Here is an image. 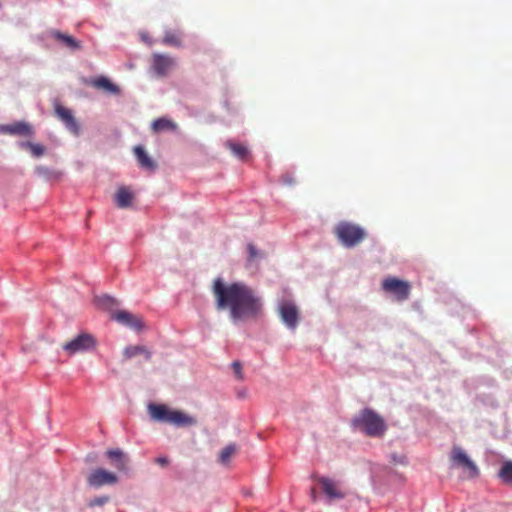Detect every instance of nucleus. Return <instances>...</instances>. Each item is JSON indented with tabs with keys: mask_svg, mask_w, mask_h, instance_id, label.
Wrapping results in <instances>:
<instances>
[{
	"mask_svg": "<svg viewBox=\"0 0 512 512\" xmlns=\"http://www.w3.org/2000/svg\"><path fill=\"white\" fill-rule=\"evenodd\" d=\"M106 456L110 460V464L118 471H127L129 459L127 455L119 448L106 451Z\"/></svg>",
	"mask_w": 512,
	"mask_h": 512,
	"instance_id": "4468645a",
	"label": "nucleus"
},
{
	"mask_svg": "<svg viewBox=\"0 0 512 512\" xmlns=\"http://www.w3.org/2000/svg\"><path fill=\"white\" fill-rule=\"evenodd\" d=\"M21 148L23 149H28L31 154L35 157H40L42 155H44L45 153V147L41 144H38V143H33V142H23L21 143Z\"/></svg>",
	"mask_w": 512,
	"mask_h": 512,
	"instance_id": "a878e982",
	"label": "nucleus"
},
{
	"mask_svg": "<svg viewBox=\"0 0 512 512\" xmlns=\"http://www.w3.org/2000/svg\"><path fill=\"white\" fill-rule=\"evenodd\" d=\"M117 482V475L103 468L94 469L87 477L88 485L94 488H99L104 485H113Z\"/></svg>",
	"mask_w": 512,
	"mask_h": 512,
	"instance_id": "6e6552de",
	"label": "nucleus"
},
{
	"mask_svg": "<svg viewBox=\"0 0 512 512\" xmlns=\"http://www.w3.org/2000/svg\"><path fill=\"white\" fill-rule=\"evenodd\" d=\"M450 461L453 466L462 468L469 478H475L479 475V469L469 458L466 452L459 446H453L450 453Z\"/></svg>",
	"mask_w": 512,
	"mask_h": 512,
	"instance_id": "39448f33",
	"label": "nucleus"
},
{
	"mask_svg": "<svg viewBox=\"0 0 512 512\" xmlns=\"http://www.w3.org/2000/svg\"><path fill=\"white\" fill-rule=\"evenodd\" d=\"M248 261H253L255 258L259 256L257 248L253 244H248Z\"/></svg>",
	"mask_w": 512,
	"mask_h": 512,
	"instance_id": "7c9ffc66",
	"label": "nucleus"
},
{
	"mask_svg": "<svg viewBox=\"0 0 512 512\" xmlns=\"http://www.w3.org/2000/svg\"><path fill=\"white\" fill-rule=\"evenodd\" d=\"M92 85L97 89L106 90L111 94H118L120 92L119 88L104 76L94 79Z\"/></svg>",
	"mask_w": 512,
	"mask_h": 512,
	"instance_id": "aec40b11",
	"label": "nucleus"
},
{
	"mask_svg": "<svg viewBox=\"0 0 512 512\" xmlns=\"http://www.w3.org/2000/svg\"><path fill=\"white\" fill-rule=\"evenodd\" d=\"M162 43L168 46L180 47L182 45V34L178 31H165Z\"/></svg>",
	"mask_w": 512,
	"mask_h": 512,
	"instance_id": "4be33fe9",
	"label": "nucleus"
},
{
	"mask_svg": "<svg viewBox=\"0 0 512 512\" xmlns=\"http://www.w3.org/2000/svg\"><path fill=\"white\" fill-rule=\"evenodd\" d=\"M212 293L216 309L227 310L233 322L256 319L262 314L261 298L242 282L225 283L221 278H216Z\"/></svg>",
	"mask_w": 512,
	"mask_h": 512,
	"instance_id": "f257e3e1",
	"label": "nucleus"
},
{
	"mask_svg": "<svg viewBox=\"0 0 512 512\" xmlns=\"http://www.w3.org/2000/svg\"><path fill=\"white\" fill-rule=\"evenodd\" d=\"M55 115L58 119L65 125V127L71 132L73 135L78 136L80 134V124L75 119L72 111L61 104L55 105Z\"/></svg>",
	"mask_w": 512,
	"mask_h": 512,
	"instance_id": "1a4fd4ad",
	"label": "nucleus"
},
{
	"mask_svg": "<svg viewBox=\"0 0 512 512\" xmlns=\"http://www.w3.org/2000/svg\"><path fill=\"white\" fill-rule=\"evenodd\" d=\"M352 425L370 437H382L387 430L384 419L369 408L363 409L352 420Z\"/></svg>",
	"mask_w": 512,
	"mask_h": 512,
	"instance_id": "7ed1b4c3",
	"label": "nucleus"
},
{
	"mask_svg": "<svg viewBox=\"0 0 512 512\" xmlns=\"http://www.w3.org/2000/svg\"><path fill=\"white\" fill-rule=\"evenodd\" d=\"M319 483L329 499H343L346 496V493L330 478L321 477Z\"/></svg>",
	"mask_w": 512,
	"mask_h": 512,
	"instance_id": "2eb2a0df",
	"label": "nucleus"
},
{
	"mask_svg": "<svg viewBox=\"0 0 512 512\" xmlns=\"http://www.w3.org/2000/svg\"><path fill=\"white\" fill-rule=\"evenodd\" d=\"M176 127V124L167 118H158L152 123V130L156 133L164 130H174Z\"/></svg>",
	"mask_w": 512,
	"mask_h": 512,
	"instance_id": "5701e85b",
	"label": "nucleus"
},
{
	"mask_svg": "<svg viewBox=\"0 0 512 512\" xmlns=\"http://www.w3.org/2000/svg\"><path fill=\"white\" fill-rule=\"evenodd\" d=\"M35 172L39 176H42V177H44L46 179L58 178L60 176V173H58L56 171H51L49 168H47L45 166H37L35 168Z\"/></svg>",
	"mask_w": 512,
	"mask_h": 512,
	"instance_id": "bb28decb",
	"label": "nucleus"
},
{
	"mask_svg": "<svg viewBox=\"0 0 512 512\" xmlns=\"http://www.w3.org/2000/svg\"><path fill=\"white\" fill-rule=\"evenodd\" d=\"M97 302L99 303V305H101L103 307H107V308L116 304V300L108 295L98 297Z\"/></svg>",
	"mask_w": 512,
	"mask_h": 512,
	"instance_id": "cd10ccee",
	"label": "nucleus"
},
{
	"mask_svg": "<svg viewBox=\"0 0 512 512\" xmlns=\"http://www.w3.org/2000/svg\"><path fill=\"white\" fill-rule=\"evenodd\" d=\"M150 417L157 422H164L176 427H191L197 424V419L181 410L170 409L164 404L148 405Z\"/></svg>",
	"mask_w": 512,
	"mask_h": 512,
	"instance_id": "f03ea898",
	"label": "nucleus"
},
{
	"mask_svg": "<svg viewBox=\"0 0 512 512\" xmlns=\"http://www.w3.org/2000/svg\"><path fill=\"white\" fill-rule=\"evenodd\" d=\"M334 234L346 248L359 245L367 237V232L363 227L348 221L339 222L334 228Z\"/></svg>",
	"mask_w": 512,
	"mask_h": 512,
	"instance_id": "20e7f679",
	"label": "nucleus"
},
{
	"mask_svg": "<svg viewBox=\"0 0 512 512\" xmlns=\"http://www.w3.org/2000/svg\"><path fill=\"white\" fill-rule=\"evenodd\" d=\"M133 194L127 187H120L115 194V202L119 208H127L131 205Z\"/></svg>",
	"mask_w": 512,
	"mask_h": 512,
	"instance_id": "f3484780",
	"label": "nucleus"
},
{
	"mask_svg": "<svg viewBox=\"0 0 512 512\" xmlns=\"http://www.w3.org/2000/svg\"><path fill=\"white\" fill-rule=\"evenodd\" d=\"M96 345L95 338L89 333H81L74 339L63 345V349L68 355H74L76 353H83L94 349Z\"/></svg>",
	"mask_w": 512,
	"mask_h": 512,
	"instance_id": "0eeeda50",
	"label": "nucleus"
},
{
	"mask_svg": "<svg viewBox=\"0 0 512 512\" xmlns=\"http://www.w3.org/2000/svg\"><path fill=\"white\" fill-rule=\"evenodd\" d=\"M112 319L137 331L143 328L141 318L126 310H120L113 313Z\"/></svg>",
	"mask_w": 512,
	"mask_h": 512,
	"instance_id": "f8f14e48",
	"label": "nucleus"
},
{
	"mask_svg": "<svg viewBox=\"0 0 512 512\" xmlns=\"http://www.w3.org/2000/svg\"><path fill=\"white\" fill-rule=\"evenodd\" d=\"M232 369L234 370V373H235V376L237 379H239V380L244 379V375L242 372V365L239 361H234L232 363Z\"/></svg>",
	"mask_w": 512,
	"mask_h": 512,
	"instance_id": "c756f323",
	"label": "nucleus"
},
{
	"mask_svg": "<svg viewBox=\"0 0 512 512\" xmlns=\"http://www.w3.org/2000/svg\"><path fill=\"white\" fill-rule=\"evenodd\" d=\"M51 35L54 39L60 41L63 43L66 47H68L71 50H80L82 48V44L80 41L76 40L71 35L62 33L60 31H52Z\"/></svg>",
	"mask_w": 512,
	"mask_h": 512,
	"instance_id": "dca6fc26",
	"label": "nucleus"
},
{
	"mask_svg": "<svg viewBox=\"0 0 512 512\" xmlns=\"http://www.w3.org/2000/svg\"><path fill=\"white\" fill-rule=\"evenodd\" d=\"M225 145L237 158L241 160L247 159L249 151L245 145L231 140L227 141Z\"/></svg>",
	"mask_w": 512,
	"mask_h": 512,
	"instance_id": "412c9836",
	"label": "nucleus"
},
{
	"mask_svg": "<svg viewBox=\"0 0 512 512\" xmlns=\"http://www.w3.org/2000/svg\"><path fill=\"white\" fill-rule=\"evenodd\" d=\"M382 289L386 293L393 294L397 301H405L410 296L411 285L409 282L396 277H387L382 281Z\"/></svg>",
	"mask_w": 512,
	"mask_h": 512,
	"instance_id": "423d86ee",
	"label": "nucleus"
},
{
	"mask_svg": "<svg viewBox=\"0 0 512 512\" xmlns=\"http://www.w3.org/2000/svg\"><path fill=\"white\" fill-rule=\"evenodd\" d=\"M279 314L287 327L291 329L296 328L299 319V310L294 303L290 301L282 302L279 305Z\"/></svg>",
	"mask_w": 512,
	"mask_h": 512,
	"instance_id": "9d476101",
	"label": "nucleus"
},
{
	"mask_svg": "<svg viewBox=\"0 0 512 512\" xmlns=\"http://www.w3.org/2000/svg\"><path fill=\"white\" fill-rule=\"evenodd\" d=\"M498 477L506 485H512V461H506L498 472Z\"/></svg>",
	"mask_w": 512,
	"mask_h": 512,
	"instance_id": "b1692460",
	"label": "nucleus"
},
{
	"mask_svg": "<svg viewBox=\"0 0 512 512\" xmlns=\"http://www.w3.org/2000/svg\"><path fill=\"white\" fill-rule=\"evenodd\" d=\"M134 154L142 168L148 170H154L156 168V163L147 155L142 146H136L134 148Z\"/></svg>",
	"mask_w": 512,
	"mask_h": 512,
	"instance_id": "a211bd4d",
	"label": "nucleus"
},
{
	"mask_svg": "<svg viewBox=\"0 0 512 512\" xmlns=\"http://www.w3.org/2000/svg\"><path fill=\"white\" fill-rule=\"evenodd\" d=\"M237 452V446L235 444H229L226 447H224L219 455V461L220 463L226 465L229 463L231 457L235 455Z\"/></svg>",
	"mask_w": 512,
	"mask_h": 512,
	"instance_id": "393cba45",
	"label": "nucleus"
},
{
	"mask_svg": "<svg viewBox=\"0 0 512 512\" xmlns=\"http://www.w3.org/2000/svg\"><path fill=\"white\" fill-rule=\"evenodd\" d=\"M0 132L10 135L32 136L34 133L32 125L26 122H16L9 125H1Z\"/></svg>",
	"mask_w": 512,
	"mask_h": 512,
	"instance_id": "ddd939ff",
	"label": "nucleus"
},
{
	"mask_svg": "<svg viewBox=\"0 0 512 512\" xmlns=\"http://www.w3.org/2000/svg\"><path fill=\"white\" fill-rule=\"evenodd\" d=\"M155 463H157L160 466L165 467V466H167L169 464V459L167 457H165V456L157 457L155 459Z\"/></svg>",
	"mask_w": 512,
	"mask_h": 512,
	"instance_id": "2f4dec72",
	"label": "nucleus"
},
{
	"mask_svg": "<svg viewBox=\"0 0 512 512\" xmlns=\"http://www.w3.org/2000/svg\"><path fill=\"white\" fill-rule=\"evenodd\" d=\"M108 501H109V497H108V496L95 497L94 499H92V500L90 501L89 506H91V507H95V506H103V505H105Z\"/></svg>",
	"mask_w": 512,
	"mask_h": 512,
	"instance_id": "c85d7f7f",
	"label": "nucleus"
},
{
	"mask_svg": "<svg viewBox=\"0 0 512 512\" xmlns=\"http://www.w3.org/2000/svg\"><path fill=\"white\" fill-rule=\"evenodd\" d=\"M174 66V58L159 53H155L152 55V68L158 76L167 75L173 69Z\"/></svg>",
	"mask_w": 512,
	"mask_h": 512,
	"instance_id": "9b49d317",
	"label": "nucleus"
},
{
	"mask_svg": "<svg viewBox=\"0 0 512 512\" xmlns=\"http://www.w3.org/2000/svg\"><path fill=\"white\" fill-rule=\"evenodd\" d=\"M140 354L144 355L145 359L147 361L151 360L152 354H151V352L145 346H141V345L127 346L123 350V356H124L125 359H131V358L136 357V356H138Z\"/></svg>",
	"mask_w": 512,
	"mask_h": 512,
	"instance_id": "6ab92c4d",
	"label": "nucleus"
}]
</instances>
